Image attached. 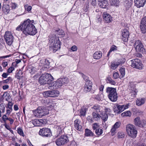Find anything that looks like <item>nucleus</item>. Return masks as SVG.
<instances>
[{"label": "nucleus", "mask_w": 146, "mask_h": 146, "mask_svg": "<svg viewBox=\"0 0 146 146\" xmlns=\"http://www.w3.org/2000/svg\"><path fill=\"white\" fill-rule=\"evenodd\" d=\"M146 0H135V5L137 8H140L144 6Z\"/></svg>", "instance_id": "nucleus-18"}, {"label": "nucleus", "mask_w": 146, "mask_h": 146, "mask_svg": "<svg viewBox=\"0 0 146 146\" xmlns=\"http://www.w3.org/2000/svg\"><path fill=\"white\" fill-rule=\"evenodd\" d=\"M131 5V2H129L128 1L125 5V6L126 7V10H127L129 9L130 8Z\"/></svg>", "instance_id": "nucleus-50"}, {"label": "nucleus", "mask_w": 146, "mask_h": 146, "mask_svg": "<svg viewBox=\"0 0 146 146\" xmlns=\"http://www.w3.org/2000/svg\"><path fill=\"white\" fill-rule=\"evenodd\" d=\"M42 111H41V112L42 113L43 115L42 116H45L46 115H48L49 112L48 111V110L46 109H41Z\"/></svg>", "instance_id": "nucleus-46"}, {"label": "nucleus", "mask_w": 146, "mask_h": 146, "mask_svg": "<svg viewBox=\"0 0 146 146\" xmlns=\"http://www.w3.org/2000/svg\"><path fill=\"white\" fill-rule=\"evenodd\" d=\"M12 81V79L11 77H9L6 80H3L2 82L3 83L7 84L11 82Z\"/></svg>", "instance_id": "nucleus-39"}, {"label": "nucleus", "mask_w": 146, "mask_h": 146, "mask_svg": "<svg viewBox=\"0 0 146 146\" xmlns=\"http://www.w3.org/2000/svg\"><path fill=\"white\" fill-rule=\"evenodd\" d=\"M2 65L4 68L6 67L8 65L7 62L5 61H3L2 62Z\"/></svg>", "instance_id": "nucleus-61"}, {"label": "nucleus", "mask_w": 146, "mask_h": 146, "mask_svg": "<svg viewBox=\"0 0 146 146\" xmlns=\"http://www.w3.org/2000/svg\"><path fill=\"white\" fill-rule=\"evenodd\" d=\"M125 61V60L124 58H122L118 60L117 61L112 62L110 66L111 68L112 69L115 70L119 65L123 64Z\"/></svg>", "instance_id": "nucleus-11"}, {"label": "nucleus", "mask_w": 146, "mask_h": 146, "mask_svg": "<svg viewBox=\"0 0 146 146\" xmlns=\"http://www.w3.org/2000/svg\"><path fill=\"white\" fill-rule=\"evenodd\" d=\"M63 85L66 86L68 82V79L67 77L59 79Z\"/></svg>", "instance_id": "nucleus-32"}, {"label": "nucleus", "mask_w": 146, "mask_h": 146, "mask_svg": "<svg viewBox=\"0 0 146 146\" xmlns=\"http://www.w3.org/2000/svg\"><path fill=\"white\" fill-rule=\"evenodd\" d=\"M134 124L135 125L139 127H142L141 124V122L140 120V118L139 117H137L135 118L134 120Z\"/></svg>", "instance_id": "nucleus-26"}, {"label": "nucleus", "mask_w": 146, "mask_h": 146, "mask_svg": "<svg viewBox=\"0 0 146 146\" xmlns=\"http://www.w3.org/2000/svg\"><path fill=\"white\" fill-rule=\"evenodd\" d=\"M5 105L3 104H0V110H2V113H4L5 111Z\"/></svg>", "instance_id": "nucleus-47"}, {"label": "nucleus", "mask_w": 146, "mask_h": 146, "mask_svg": "<svg viewBox=\"0 0 146 146\" xmlns=\"http://www.w3.org/2000/svg\"><path fill=\"white\" fill-rule=\"evenodd\" d=\"M4 37L6 43L9 45H11L13 40V37L11 33L9 31H6Z\"/></svg>", "instance_id": "nucleus-9"}, {"label": "nucleus", "mask_w": 146, "mask_h": 146, "mask_svg": "<svg viewBox=\"0 0 146 146\" xmlns=\"http://www.w3.org/2000/svg\"><path fill=\"white\" fill-rule=\"evenodd\" d=\"M121 125V123L119 121L117 122L113 126L112 129L111 130V132L112 134H114L115 133L116 129L119 128ZM114 134H112L113 135Z\"/></svg>", "instance_id": "nucleus-19"}, {"label": "nucleus", "mask_w": 146, "mask_h": 146, "mask_svg": "<svg viewBox=\"0 0 146 146\" xmlns=\"http://www.w3.org/2000/svg\"><path fill=\"white\" fill-rule=\"evenodd\" d=\"M106 81L108 83H109L113 85H115L116 84L115 82L110 77H108L107 78Z\"/></svg>", "instance_id": "nucleus-34"}, {"label": "nucleus", "mask_w": 146, "mask_h": 146, "mask_svg": "<svg viewBox=\"0 0 146 146\" xmlns=\"http://www.w3.org/2000/svg\"><path fill=\"white\" fill-rule=\"evenodd\" d=\"M3 97L5 98L6 101H8L10 99L11 97L9 93L6 92L3 94Z\"/></svg>", "instance_id": "nucleus-37"}, {"label": "nucleus", "mask_w": 146, "mask_h": 146, "mask_svg": "<svg viewBox=\"0 0 146 146\" xmlns=\"http://www.w3.org/2000/svg\"><path fill=\"white\" fill-rule=\"evenodd\" d=\"M54 33L56 35H57L58 37H63L64 36L65 34L64 32L62 29H59L58 30H56L55 31Z\"/></svg>", "instance_id": "nucleus-23"}, {"label": "nucleus", "mask_w": 146, "mask_h": 146, "mask_svg": "<svg viewBox=\"0 0 146 146\" xmlns=\"http://www.w3.org/2000/svg\"><path fill=\"white\" fill-rule=\"evenodd\" d=\"M103 130L102 129L99 128L96 129L95 131L96 134L98 136H99L103 133Z\"/></svg>", "instance_id": "nucleus-35"}, {"label": "nucleus", "mask_w": 146, "mask_h": 146, "mask_svg": "<svg viewBox=\"0 0 146 146\" xmlns=\"http://www.w3.org/2000/svg\"><path fill=\"white\" fill-rule=\"evenodd\" d=\"M131 114V112L130 111H127L121 114V115L123 116L130 117Z\"/></svg>", "instance_id": "nucleus-36"}, {"label": "nucleus", "mask_w": 146, "mask_h": 146, "mask_svg": "<svg viewBox=\"0 0 146 146\" xmlns=\"http://www.w3.org/2000/svg\"><path fill=\"white\" fill-rule=\"evenodd\" d=\"M69 146H77L76 143L74 141H72L70 142Z\"/></svg>", "instance_id": "nucleus-58"}, {"label": "nucleus", "mask_w": 146, "mask_h": 146, "mask_svg": "<svg viewBox=\"0 0 146 146\" xmlns=\"http://www.w3.org/2000/svg\"><path fill=\"white\" fill-rule=\"evenodd\" d=\"M92 129L93 130H95L98 129L99 128V124L98 123H95L93 124L92 125Z\"/></svg>", "instance_id": "nucleus-44"}, {"label": "nucleus", "mask_w": 146, "mask_h": 146, "mask_svg": "<svg viewBox=\"0 0 146 146\" xmlns=\"http://www.w3.org/2000/svg\"><path fill=\"white\" fill-rule=\"evenodd\" d=\"M85 135L86 136H90L93 137L94 134L90 130L86 129L85 130Z\"/></svg>", "instance_id": "nucleus-31"}, {"label": "nucleus", "mask_w": 146, "mask_h": 146, "mask_svg": "<svg viewBox=\"0 0 146 146\" xmlns=\"http://www.w3.org/2000/svg\"><path fill=\"white\" fill-rule=\"evenodd\" d=\"M24 8L25 10L28 12L30 11L32 9V7L31 6H29L28 4H26L25 5Z\"/></svg>", "instance_id": "nucleus-42"}, {"label": "nucleus", "mask_w": 146, "mask_h": 146, "mask_svg": "<svg viewBox=\"0 0 146 146\" xmlns=\"http://www.w3.org/2000/svg\"><path fill=\"white\" fill-rule=\"evenodd\" d=\"M117 47L115 45L112 46L110 49V51H114L117 50Z\"/></svg>", "instance_id": "nucleus-57"}, {"label": "nucleus", "mask_w": 146, "mask_h": 146, "mask_svg": "<svg viewBox=\"0 0 146 146\" xmlns=\"http://www.w3.org/2000/svg\"><path fill=\"white\" fill-rule=\"evenodd\" d=\"M106 92L108 94V97L110 100L112 102L117 100L118 96L116 88L108 87L106 89Z\"/></svg>", "instance_id": "nucleus-3"}, {"label": "nucleus", "mask_w": 146, "mask_h": 146, "mask_svg": "<svg viewBox=\"0 0 146 146\" xmlns=\"http://www.w3.org/2000/svg\"><path fill=\"white\" fill-rule=\"evenodd\" d=\"M53 78L50 74H46L42 75L39 79V81L41 85L48 83L50 81H52Z\"/></svg>", "instance_id": "nucleus-5"}, {"label": "nucleus", "mask_w": 146, "mask_h": 146, "mask_svg": "<svg viewBox=\"0 0 146 146\" xmlns=\"http://www.w3.org/2000/svg\"><path fill=\"white\" fill-rule=\"evenodd\" d=\"M80 116H84L85 115L86 111L85 110L83 109L80 110Z\"/></svg>", "instance_id": "nucleus-56"}, {"label": "nucleus", "mask_w": 146, "mask_h": 146, "mask_svg": "<svg viewBox=\"0 0 146 146\" xmlns=\"http://www.w3.org/2000/svg\"><path fill=\"white\" fill-rule=\"evenodd\" d=\"M103 95H101L100 94H98L96 97V98L99 100H101L103 99Z\"/></svg>", "instance_id": "nucleus-53"}, {"label": "nucleus", "mask_w": 146, "mask_h": 146, "mask_svg": "<svg viewBox=\"0 0 146 146\" xmlns=\"http://www.w3.org/2000/svg\"><path fill=\"white\" fill-rule=\"evenodd\" d=\"M103 18L105 22L106 23H109L112 21V19L111 16L109 14L105 12L103 14Z\"/></svg>", "instance_id": "nucleus-16"}, {"label": "nucleus", "mask_w": 146, "mask_h": 146, "mask_svg": "<svg viewBox=\"0 0 146 146\" xmlns=\"http://www.w3.org/2000/svg\"><path fill=\"white\" fill-rule=\"evenodd\" d=\"M140 27L142 33H146V17L143 18L141 20L140 24Z\"/></svg>", "instance_id": "nucleus-15"}, {"label": "nucleus", "mask_w": 146, "mask_h": 146, "mask_svg": "<svg viewBox=\"0 0 146 146\" xmlns=\"http://www.w3.org/2000/svg\"><path fill=\"white\" fill-rule=\"evenodd\" d=\"M92 109L93 111V112H95L96 113H101L102 111L101 110L102 107L98 105L94 106L92 107Z\"/></svg>", "instance_id": "nucleus-24"}, {"label": "nucleus", "mask_w": 146, "mask_h": 146, "mask_svg": "<svg viewBox=\"0 0 146 146\" xmlns=\"http://www.w3.org/2000/svg\"><path fill=\"white\" fill-rule=\"evenodd\" d=\"M118 137L119 138H122L124 137L125 135L123 132H119L117 134Z\"/></svg>", "instance_id": "nucleus-48"}, {"label": "nucleus", "mask_w": 146, "mask_h": 146, "mask_svg": "<svg viewBox=\"0 0 146 146\" xmlns=\"http://www.w3.org/2000/svg\"><path fill=\"white\" fill-rule=\"evenodd\" d=\"M80 121L78 119H76L74 121V126L77 130L80 131L82 129V126L80 125Z\"/></svg>", "instance_id": "nucleus-22"}, {"label": "nucleus", "mask_w": 146, "mask_h": 146, "mask_svg": "<svg viewBox=\"0 0 146 146\" xmlns=\"http://www.w3.org/2000/svg\"><path fill=\"white\" fill-rule=\"evenodd\" d=\"M92 87L85 86L84 91L86 92H90L92 88Z\"/></svg>", "instance_id": "nucleus-41"}, {"label": "nucleus", "mask_w": 146, "mask_h": 146, "mask_svg": "<svg viewBox=\"0 0 146 146\" xmlns=\"http://www.w3.org/2000/svg\"><path fill=\"white\" fill-rule=\"evenodd\" d=\"M126 129L127 135L132 138H135L137 136V131L133 125L129 124L126 126Z\"/></svg>", "instance_id": "nucleus-4"}, {"label": "nucleus", "mask_w": 146, "mask_h": 146, "mask_svg": "<svg viewBox=\"0 0 146 146\" xmlns=\"http://www.w3.org/2000/svg\"><path fill=\"white\" fill-rule=\"evenodd\" d=\"M49 38V49L53 52H55L60 48V42L55 35H50Z\"/></svg>", "instance_id": "nucleus-2"}, {"label": "nucleus", "mask_w": 146, "mask_h": 146, "mask_svg": "<svg viewBox=\"0 0 146 146\" xmlns=\"http://www.w3.org/2000/svg\"><path fill=\"white\" fill-rule=\"evenodd\" d=\"M121 74V75L122 77L124 76L125 74V69L124 68H121L119 70Z\"/></svg>", "instance_id": "nucleus-38"}, {"label": "nucleus", "mask_w": 146, "mask_h": 146, "mask_svg": "<svg viewBox=\"0 0 146 146\" xmlns=\"http://www.w3.org/2000/svg\"><path fill=\"white\" fill-rule=\"evenodd\" d=\"M113 110L114 112L117 113H119L118 111V104L115 105L113 108Z\"/></svg>", "instance_id": "nucleus-49"}, {"label": "nucleus", "mask_w": 146, "mask_h": 146, "mask_svg": "<svg viewBox=\"0 0 146 146\" xmlns=\"http://www.w3.org/2000/svg\"><path fill=\"white\" fill-rule=\"evenodd\" d=\"M17 132L18 133L21 135L23 137H24L25 136L23 130L21 128H17Z\"/></svg>", "instance_id": "nucleus-43"}, {"label": "nucleus", "mask_w": 146, "mask_h": 146, "mask_svg": "<svg viewBox=\"0 0 146 146\" xmlns=\"http://www.w3.org/2000/svg\"><path fill=\"white\" fill-rule=\"evenodd\" d=\"M42 111L41 109H37L36 110L33 111L34 115L36 117H41L42 116V113L41 112Z\"/></svg>", "instance_id": "nucleus-20"}, {"label": "nucleus", "mask_w": 146, "mask_h": 146, "mask_svg": "<svg viewBox=\"0 0 146 146\" xmlns=\"http://www.w3.org/2000/svg\"><path fill=\"white\" fill-rule=\"evenodd\" d=\"M9 118L7 117L6 114L4 115L2 117V119L5 123H6V120L8 119Z\"/></svg>", "instance_id": "nucleus-52"}, {"label": "nucleus", "mask_w": 146, "mask_h": 146, "mask_svg": "<svg viewBox=\"0 0 146 146\" xmlns=\"http://www.w3.org/2000/svg\"><path fill=\"white\" fill-rule=\"evenodd\" d=\"M119 0H110V3L111 5L117 6L119 5Z\"/></svg>", "instance_id": "nucleus-33"}, {"label": "nucleus", "mask_w": 146, "mask_h": 146, "mask_svg": "<svg viewBox=\"0 0 146 146\" xmlns=\"http://www.w3.org/2000/svg\"><path fill=\"white\" fill-rule=\"evenodd\" d=\"M135 49L137 52H140L143 53L145 52V50L143 48V44H140V45L135 47Z\"/></svg>", "instance_id": "nucleus-29"}, {"label": "nucleus", "mask_w": 146, "mask_h": 146, "mask_svg": "<svg viewBox=\"0 0 146 146\" xmlns=\"http://www.w3.org/2000/svg\"><path fill=\"white\" fill-rule=\"evenodd\" d=\"M92 115L93 119L95 121H97L100 119V114H99V113L93 112Z\"/></svg>", "instance_id": "nucleus-28"}, {"label": "nucleus", "mask_w": 146, "mask_h": 146, "mask_svg": "<svg viewBox=\"0 0 146 146\" xmlns=\"http://www.w3.org/2000/svg\"><path fill=\"white\" fill-rule=\"evenodd\" d=\"M3 9L4 12H8L9 11V5H4L3 7Z\"/></svg>", "instance_id": "nucleus-45"}, {"label": "nucleus", "mask_w": 146, "mask_h": 146, "mask_svg": "<svg viewBox=\"0 0 146 146\" xmlns=\"http://www.w3.org/2000/svg\"><path fill=\"white\" fill-rule=\"evenodd\" d=\"M77 49V47L75 45L72 46L71 48V50L73 51H76Z\"/></svg>", "instance_id": "nucleus-62"}, {"label": "nucleus", "mask_w": 146, "mask_h": 146, "mask_svg": "<svg viewBox=\"0 0 146 146\" xmlns=\"http://www.w3.org/2000/svg\"><path fill=\"white\" fill-rule=\"evenodd\" d=\"M59 94L58 91L55 90H49L45 91L43 93V95L45 97H56L58 96Z\"/></svg>", "instance_id": "nucleus-8"}, {"label": "nucleus", "mask_w": 146, "mask_h": 146, "mask_svg": "<svg viewBox=\"0 0 146 146\" xmlns=\"http://www.w3.org/2000/svg\"><path fill=\"white\" fill-rule=\"evenodd\" d=\"M113 76L115 79H116L119 77V74L118 72H115L113 73Z\"/></svg>", "instance_id": "nucleus-55"}, {"label": "nucleus", "mask_w": 146, "mask_h": 146, "mask_svg": "<svg viewBox=\"0 0 146 146\" xmlns=\"http://www.w3.org/2000/svg\"><path fill=\"white\" fill-rule=\"evenodd\" d=\"M52 84H49L48 85V87L50 89H52V87L53 89H57L58 88H60L62 85L61 82L60 80L58 79L56 81L55 83H54L53 85V86H52Z\"/></svg>", "instance_id": "nucleus-14"}, {"label": "nucleus", "mask_w": 146, "mask_h": 146, "mask_svg": "<svg viewBox=\"0 0 146 146\" xmlns=\"http://www.w3.org/2000/svg\"><path fill=\"white\" fill-rule=\"evenodd\" d=\"M69 141L67 136L65 135L60 136L56 140V143L57 145H63L67 143Z\"/></svg>", "instance_id": "nucleus-6"}, {"label": "nucleus", "mask_w": 146, "mask_h": 146, "mask_svg": "<svg viewBox=\"0 0 146 146\" xmlns=\"http://www.w3.org/2000/svg\"><path fill=\"white\" fill-rule=\"evenodd\" d=\"M131 67L139 70H141L142 69L143 65L139 59H135L131 60Z\"/></svg>", "instance_id": "nucleus-7"}, {"label": "nucleus", "mask_w": 146, "mask_h": 146, "mask_svg": "<svg viewBox=\"0 0 146 146\" xmlns=\"http://www.w3.org/2000/svg\"><path fill=\"white\" fill-rule=\"evenodd\" d=\"M111 110L110 109L107 108L105 109L104 112H101L100 113V118L102 119V120L105 122L107 120L108 116V114L110 115L111 114Z\"/></svg>", "instance_id": "nucleus-12"}, {"label": "nucleus", "mask_w": 146, "mask_h": 146, "mask_svg": "<svg viewBox=\"0 0 146 146\" xmlns=\"http://www.w3.org/2000/svg\"><path fill=\"white\" fill-rule=\"evenodd\" d=\"M91 4L93 6H96L97 5V1L96 0H92Z\"/></svg>", "instance_id": "nucleus-64"}, {"label": "nucleus", "mask_w": 146, "mask_h": 146, "mask_svg": "<svg viewBox=\"0 0 146 146\" xmlns=\"http://www.w3.org/2000/svg\"><path fill=\"white\" fill-rule=\"evenodd\" d=\"M98 4L100 7L102 8H106L108 5V0L103 1L101 2H99Z\"/></svg>", "instance_id": "nucleus-27"}, {"label": "nucleus", "mask_w": 146, "mask_h": 146, "mask_svg": "<svg viewBox=\"0 0 146 146\" xmlns=\"http://www.w3.org/2000/svg\"><path fill=\"white\" fill-rule=\"evenodd\" d=\"M102 56V53L100 52H96L93 55L94 58L96 59L100 58Z\"/></svg>", "instance_id": "nucleus-30"}, {"label": "nucleus", "mask_w": 146, "mask_h": 146, "mask_svg": "<svg viewBox=\"0 0 146 146\" xmlns=\"http://www.w3.org/2000/svg\"><path fill=\"white\" fill-rule=\"evenodd\" d=\"M9 75L7 72H4L2 75V76L4 78H6Z\"/></svg>", "instance_id": "nucleus-60"}, {"label": "nucleus", "mask_w": 146, "mask_h": 146, "mask_svg": "<svg viewBox=\"0 0 146 146\" xmlns=\"http://www.w3.org/2000/svg\"><path fill=\"white\" fill-rule=\"evenodd\" d=\"M50 62L47 59H42L40 61V64L43 66L44 68L47 69L49 68Z\"/></svg>", "instance_id": "nucleus-17"}, {"label": "nucleus", "mask_w": 146, "mask_h": 146, "mask_svg": "<svg viewBox=\"0 0 146 146\" xmlns=\"http://www.w3.org/2000/svg\"><path fill=\"white\" fill-rule=\"evenodd\" d=\"M14 70V68L13 66H11L8 69L7 72L9 74L10 73H11Z\"/></svg>", "instance_id": "nucleus-54"}, {"label": "nucleus", "mask_w": 146, "mask_h": 146, "mask_svg": "<svg viewBox=\"0 0 146 146\" xmlns=\"http://www.w3.org/2000/svg\"><path fill=\"white\" fill-rule=\"evenodd\" d=\"M145 99L143 98L138 99L136 101V104L138 106H141L145 103Z\"/></svg>", "instance_id": "nucleus-25"}, {"label": "nucleus", "mask_w": 146, "mask_h": 146, "mask_svg": "<svg viewBox=\"0 0 146 146\" xmlns=\"http://www.w3.org/2000/svg\"><path fill=\"white\" fill-rule=\"evenodd\" d=\"M141 124L142 125V127H143L146 125V120L143 119L142 121H141Z\"/></svg>", "instance_id": "nucleus-59"}, {"label": "nucleus", "mask_w": 146, "mask_h": 146, "mask_svg": "<svg viewBox=\"0 0 146 146\" xmlns=\"http://www.w3.org/2000/svg\"><path fill=\"white\" fill-rule=\"evenodd\" d=\"M85 80L86 81L85 86L92 87V83L90 80H87V79H86Z\"/></svg>", "instance_id": "nucleus-40"}, {"label": "nucleus", "mask_w": 146, "mask_h": 146, "mask_svg": "<svg viewBox=\"0 0 146 146\" xmlns=\"http://www.w3.org/2000/svg\"><path fill=\"white\" fill-rule=\"evenodd\" d=\"M39 134L40 135L46 137H50L51 135V132L50 129L42 128L40 129Z\"/></svg>", "instance_id": "nucleus-10"}, {"label": "nucleus", "mask_w": 146, "mask_h": 146, "mask_svg": "<svg viewBox=\"0 0 146 146\" xmlns=\"http://www.w3.org/2000/svg\"><path fill=\"white\" fill-rule=\"evenodd\" d=\"M16 30L19 31L21 30L22 31V24L18 26L16 28Z\"/></svg>", "instance_id": "nucleus-63"}, {"label": "nucleus", "mask_w": 146, "mask_h": 146, "mask_svg": "<svg viewBox=\"0 0 146 146\" xmlns=\"http://www.w3.org/2000/svg\"><path fill=\"white\" fill-rule=\"evenodd\" d=\"M129 106V104H127L126 105H119L118 104V111L119 113L125 110Z\"/></svg>", "instance_id": "nucleus-21"}, {"label": "nucleus", "mask_w": 146, "mask_h": 146, "mask_svg": "<svg viewBox=\"0 0 146 146\" xmlns=\"http://www.w3.org/2000/svg\"><path fill=\"white\" fill-rule=\"evenodd\" d=\"M142 44L141 42V41L139 40H136L135 43L134 45V47L135 48L137 46L140 45V44Z\"/></svg>", "instance_id": "nucleus-51"}, {"label": "nucleus", "mask_w": 146, "mask_h": 146, "mask_svg": "<svg viewBox=\"0 0 146 146\" xmlns=\"http://www.w3.org/2000/svg\"><path fill=\"white\" fill-rule=\"evenodd\" d=\"M33 20L31 21L28 19L22 24V31L25 35H33L37 33L36 29L33 24Z\"/></svg>", "instance_id": "nucleus-1"}, {"label": "nucleus", "mask_w": 146, "mask_h": 146, "mask_svg": "<svg viewBox=\"0 0 146 146\" xmlns=\"http://www.w3.org/2000/svg\"><path fill=\"white\" fill-rule=\"evenodd\" d=\"M129 35L128 30L127 29L123 30L122 31V39L125 42H127Z\"/></svg>", "instance_id": "nucleus-13"}]
</instances>
